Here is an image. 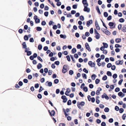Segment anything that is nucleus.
Segmentation results:
<instances>
[{"mask_svg":"<svg viewBox=\"0 0 126 126\" xmlns=\"http://www.w3.org/2000/svg\"><path fill=\"white\" fill-rule=\"evenodd\" d=\"M77 106L80 109H81V107L84 106L85 104V103L83 101H82L81 102H77Z\"/></svg>","mask_w":126,"mask_h":126,"instance_id":"obj_1","label":"nucleus"},{"mask_svg":"<svg viewBox=\"0 0 126 126\" xmlns=\"http://www.w3.org/2000/svg\"><path fill=\"white\" fill-rule=\"evenodd\" d=\"M88 6H84V11L85 12H86L88 13H89L90 11V9L88 7Z\"/></svg>","mask_w":126,"mask_h":126,"instance_id":"obj_2","label":"nucleus"},{"mask_svg":"<svg viewBox=\"0 0 126 126\" xmlns=\"http://www.w3.org/2000/svg\"><path fill=\"white\" fill-rule=\"evenodd\" d=\"M88 64L92 67H94L95 66V63L92 62L91 61H89L88 63Z\"/></svg>","mask_w":126,"mask_h":126,"instance_id":"obj_3","label":"nucleus"},{"mask_svg":"<svg viewBox=\"0 0 126 126\" xmlns=\"http://www.w3.org/2000/svg\"><path fill=\"white\" fill-rule=\"evenodd\" d=\"M67 66L65 65L63 66L62 70V72L63 73H64L67 71Z\"/></svg>","mask_w":126,"mask_h":126,"instance_id":"obj_4","label":"nucleus"},{"mask_svg":"<svg viewBox=\"0 0 126 126\" xmlns=\"http://www.w3.org/2000/svg\"><path fill=\"white\" fill-rule=\"evenodd\" d=\"M85 47L89 51H91V50L90 47L89 45L87 43H85Z\"/></svg>","mask_w":126,"mask_h":126,"instance_id":"obj_5","label":"nucleus"},{"mask_svg":"<svg viewBox=\"0 0 126 126\" xmlns=\"http://www.w3.org/2000/svg\"><path fill=\"white\" fill-rule=\"evenodd\" d=\"M82 3L84 6L89 5L88 4L87 2V0H82Z\"/></svg>","mask_w":126,"mask_h":126,"instance_id":"obj_6","label":"nucleus"},{"mask_svg":"<svg viewBox=\"0 0 126 126\" xmlns=\"http://www.w3.org/2000/svg\"><path fill=\"white\" fill-rule=\"evenodd\" d=\"M45 85L47 86H51L52 85V83L51 82H48V81L46 82L45 83Z\"/></svg>","mask_w":126,"mask_h":126,"instance_id":"obj_7","label":"nucleus"},{"mask_svg":"<svg viewBox=\"0 0 126 126\" xmlns=\"http://www.w3.org/2000/svg\"><path fill=\"white\" fill-rule=\"evenodd\" d=\"M95 26L96 27V29L98 30H99L100 29V28L99 26V25L98 24V23L96 21L95 22Z\"/></svg>","mask_w":126,"mask_h":126,"instance_id":"obj_8","label":"nucleus"},{"mask_svg":"<svg viewBox=\"0 0 126 126\" xmlns=\"http://www.w3.org/2000/svg\"><path fill=\"white\" fill-rule=\"evenodd\" d=\"M102 98H105V99L107 100L108 99H109V97L107 94L105 93H104L103 95H102Z\"/></svg>","mask_w":126,"mask_h":126,"instance_id":"obj_9","label":"nucleus"},{"mask_svg":"<svg viewBox=\"0 0 126 126\" xmlns=\"http://www.w3.org/2000/svg\"><path fill=\"white\" fill-rule=\"evenodd\" d=\"M115 63L117 65H119V64L122 65L123 64V61H118L116 62Z\"/></svg>","mask_w":126,"mask_h":126,"instance_id":"obj_10","label":"nucleus"},{"mask_svg":"<svg viewBox=\"0 0 126 126\" xmlns=\"http://www.w3.org/2000/svg\"><path fill=\"white\" fill-rule=\"evenodd\" d=\"M48 111L50 115L51 116H54V115L55 112V111L54 110H52L51 112H50V110H48Z\"/></svg>","mask_w":126,"mask_h":126,"instance_id":"obj_11","label":"nucleus"},{"mask_svg":"<svg viewBox=\"0 0 126 126\" xmlns=\"http://www.w3.org/2000/svg\"><path fill=\"white\" fill-rule=\"evenodd\" d=\"M70 92V89L69 88H68L66 90V91L65 93V94L67 95L68 96L69 95L68 94Z\"/></svg>","mask_w":126,"mask_h":126,"instance_id":"obj_12","label":"nucleus"},{"mask_svg":"<svg viewBox=\"0 0 126 126\" xmlns=\"http://www.w3.org/2000/svg\"><path fill=\"white\" fill-rule=\"evenodd\" d=\"M93 23L92 20H90L89 21H88L87 23V25L88 26H89L91 24H92Z\"/></svg>","mask_w":126,"mask_h":126,"instance_id":"obj_13","label":"nucleus"},{"mask_svg":"<svg viewBox=\"0 0 126 126\" xmlns=\"http://www.w3.org/2000/svg\"><path fill=\"white\" fill-rule=\"evenodd\" d=\"M25 52L27 53V55L28 56H29L31 55L32 52L31 51H28L27 50H25Z\"/></svg>","mask_w":126,"mask_h":126,"instance_id":"obj_14","label":"nucleus"},{"mask_svg":"<svg viewBox=\"0 0 126 126\" xmlns=\"http://www.w3.org/2000/svg\"><path fill=\"white\" fill-rule=\"evenodd\" d=\"M118 95L119 96L123 97L125 96V94H123L121 92H120L118 93Z\"/></svg>","mask_w":126,"mask_h":126,"instance_id":"obj_15","label":"nucleus"},{"mask_svg":"<svg viewBox=\"0 0 126 126\" xmlns=\"http://www.w3.org/2000/svg\"><path fill=\"white\" fill-rule=\"evenodd\" d=\"M102 90V89L101 88H98V90H97L96 92V94L97 95H99L100 93V91H101Z\"/></svg>","mask_w":126,"mask_h":126,"instance_id":"obj_16","label":"nucleus"},{"mask_svg":"<svg viewBox=\"0 0 126 126\" xmlns=\"http://www.w3.org/2000/svg\"><path fill=\"white\" fill-rule=\"evenodd\" d=\"M100 37V34L99 33L95 34V38L96 39H99Z\"/></svg>","mask_w":126,"mask_h":126,"instance_id":"obj_17","label":"nucleus"},{"mask_svg":"<svg viewBox=\"0 0 126 126\" xmlns=\"http://www.w3.org/2000/svg\"><path fill=\"white\" fill-rule=\"evenodd\" d=\"M42 67V64L40 63L38 64L37 66V68L39 69H40Z\"/></svg>","mask_w":126,"mask_h":126,"instance_id":"obj_18","label":"nucleus"},{"mask_svg":"<svg viewBox=\"0 0 126 126\" xmlns=\"http://www.w3.org/2000/svg\"><path fill=\"white\" fill-rule=\"evenodd\" d=\"M121 39L120 38H116L115 39V41L117 43H119L121 42Z\"/></svg>","mask_w":126,"mask_h":126,"instance_id":"obj_19","label":"nucleus"},{"mask_svg":"<svg viewBox=\"0 0 126 126\" xmlns=\"http://www.w3.org/2000/svg\"><path fill=\"white\" fill-rule=\"evenodd\" d=\"M42 28L40 27H36V30L38 31H40L42 30Z\"/></svg>","mask_w":126,"mask_h":126,"instance_id":"obj_20","label":"nucleus"},{"mask_svg":"<svg viewBox=\"0 0 126 126\" xmlns=\"http://www.w3.org/2000/svg\"><path fill=\"white\" fill-rule=\"evenodd\" d=\"M22 45L23 46V48H26L27 47L26 44V42H24L23 43Z\"/></svg>","mask_w":126,"mask_h":126,"instance_id":"obj_21","label":"nucleus"},{"mask_svg":"<svg viewBox=\"0 0 126 126\" xmlns=\"http://www.w3.org/2000/svg\"><path fill=\"white\" fill-rule=\"evenodd\" d=\"M103 46L105 48H107L108 47V46L107 44L103 42Z\"/></svg>","mask_w":126,"mask_h":126,"instance_id":"obj_22","label":"nucleus"},{"mask_svg":"<svg viewBox=\"0 0 126 126\" xmlns=\"http://www.w3.org/2000/svg\"><path fill=\"white\" fill-rule=\"evenodd\" d=\"M60 36L61 38H63L64 39H65L66 37L65 35H63L62 34L60 35Z\"/></svg>","mask_w":126,"mask_h":126,"instance_id":"obj_23","label":"nucleus"},{"mask_svg":"<svg viewBox=\"0 0 126 126\" xmlns=\"http://www.w3.org/2000/svg\"><path fill=\"white\" fill-rule=\"evenodd\" d=\"M81 89H83V90L85 92H87L88 91V89L87 87H81Z\"/></svg>","mask_w":126,"mask_h":126,"instance_id":"obj_24","label":"nucleus"},{"mask_svg":"<svg viewBox=\"0 0 126 126\" xmlns=\"http://www.w3.org/2000/svg\"><path fill=\"white\" fill-rule=\"evenodd\" d=\"M96 77V76L95 74H93L92 75L91 78L92 79L94 80L95 79Z\"/></svg>","mask_w":126,"mask_h":126,"instance_id":"obj_25","label":"nucleus"},{"mask_svg":"<svg viewBox=\"0 0 126 126\" xmlns=\"http://www.w3.org/2000/svg\"><path fill=\"white\" fill-rule=\"evenodd\" d=\"M40 20L39 19L37 18L35 19V22L36 23H38L40 22Z\"/></svg>","mask_w":126,"mask_h":126,"instance_id":"obj_26","label":"nucleus"},{"mask_svg":"<svg viewBox=\"0 0 126 126\" xmlns=\"http://www.w3.org/2000/svg\"><path fill=\"white\" fill-rule=\"evenodd\" d=\"M96 9L98 13L99 14H100L101 13L100 11L99 8L98 6H96Z\"/></svg>","mask_w":126,"mask_h":126,"instance_id":"obj_27","label":"nucleus"},{"mask_svg":"<svg viewBox=\"0 0 126 126\" xmlns=\"http://www.w3.org/2000/svg\"><path fill=\"white\" fill-rule=\"evenodd\" d=\"M24 39L26 41H27L28 40L29 38L27 35H25L24 37Z\"/></svg>","mask_w":126,"mask_h":126,"instance_id":"obj_28","label":"nucleus"},{"mask_svg":"<svg viewBox=\"0 0 126 126\" xmlns=\"http://www.w3.org/2000/svg\"><path fill=\"white\" fill-rule=\"evenodd\" d=\"M105 33L107 35H109L110 34V32L107 30H105Z\"/></svg>","mask_w":126,"mask_h":126,"instance_id":"obj_29","label":"nucleus"},{"mask_svg":"<svg viewBox=\"0 0 126 126\" xmlns=\"http://www.w3.org/2000/svg\"><path fill=\"white\" fill-rule=\"evenodd\" d=\"M42 48V46L41 45L39 44L38 46V48L39 50H41Z\"/></svg>","mask_w":126,"mask_h":126,"instance_id":"obj_30","label":"nucleus"},{"mask_svg":"<svg viewBox=\"0 0 126 126\" xmlns=\"http://www.w3.org/2000/svg\"><path fill=\"white\" fill-rule=\"evenodd\" d=\"M82 76L84 79H87V75L86 74H82Z\"/></svg>","mask_w":126,"mask_h":126,"instance_id":"obj_31","label":"nucleus"},{"mask_svg":"<svg viewBox=\"0 0 126 126\" xmlns=\"http://www.w3.org/2000/svg\"><path fill=\"white\" fill-rule=\"evenodd\" d=\"M72 53H73V54L75 53L76 52V49L75 48H73L72 49Z\"/></svg>","mask_w":126,"mask_h":126,"instance_id":"obj_32","label":"nucleus"},{"mask_svg":"<svg viewBox=\"0 0 126 126\" xmlns=\"http://www.w3.org/2000/svg\"><path fill=\"white\" fill-rule=\"evenodd\" d=\"M107 74L109 76H112L111 72L109 71H108L107 72Z\"/></svg>","mask_w":126,"mask_h":126,"instance_id":"obj_33","label":"nucleus"},{"mask_svg":"<svg viewBox=\"0 0 126 126\" xmlns=\"http://www.w3.org/2000/svg\"><path fill=\"white\" fill-rule=\"evenodd\" d=\"M37 97L39 99H41L42 98V95L40 94H39L37 95Z\"/></svg>","mask_w":126,"mask_h":126,"instance_id":"obj_34","label":"nucleus"},{"mask_svg":"<svg viewBox=\"0 0 126 126\" xmlns=\"http://www.w3.org/2000/svg\"><path fill=\"white\" fill-rule=\"evenodd\" d=\"M41 25L43 26H45L46 24V22L45 21H43L41 22Z\"/></svg>","mask_w":126,"mask_h":126,"instance_id":"obj_35","label":"nucleus"},{"mask_svg":"<svg viewBox=\"0 0 126 126\" xmlns=\"http://www.w3.org/2000/svg\"><path fill=\"white\" fill-rule=\"evenodd\" d=\"M109 109L108 108H106L104 110L105 112H108L109 111Z\"/></svg>","mask_w":126,"mask_h":126,"instance_id":"obj_36","label":"nucleus"},{"mask_svg":"<svg viewBox=\"0 0 126 126\" xmlns=\"http://www.w3.org/2000/svg\"><path fill=\"white\" fill-rule=\"evenodd\" d=\"M54 54H55V53H54ZM53 55V54L52 52H50V53L49 54V56L50 57H52Z\"/></svg>","mask_w":126,"mask_h":126,"instance_id":"obj_37","label":"nucleus"},{"mask_svg":"<svg viewBox=\"0 0 126 126\" xmlns=\"http://www.w3.org/2000/svg\"><path fill=\"white\" fill-rule=\"evenodd\" d=\"M107 79V76L106 75L104 76L102 78V79L104 80H106Z\"/></svg>","mask_w":126,"mask_h":126,"instance_id":"obj_38","label":"nucleus"},{"mask_svg":"<svg viewBox=\"0 0 126 126\" xmlns=\"http://www.w3.org/2000/svg\"><path fill=\"white\" fill-rule=\"evenodd\" d=\"M115 47L116 48L121 47H122V46L118 44H117L115 45Z\"/></svg>","mask_w":126,"mask_h":126,"instance_id":"obj_39","label":"nucleus"},{"mask_svg":"<svg viewBox=\"0 0 126 126\" xmlns=\"http://www.w3.org/2000/svg\"><path fill=\"white\" fill-rule=\"evenodd\" d=\"M124 21V19L122 18H121L119 19V21L121 22H123Z\"/></svg>","mask_w":126,"mask_h":126,"instance_id":"obj_40","label":"nucleus"},{"mask_svg":"<svg viewBox=\"0 0 126 126\" xmlns=\"http://www.w3.org/2000/svg\"><path fill=\"white\" fill-rule=\"evenodd\" d=\"M126 117V114H124L122 116V118L123 120H125Z\"/></svg>","mask_w":126,"mask_h":126,"instance_id":"obj_41","label":"nucleus"},{"mask_svg":"<svg viewBox=\"0 0 126 126\" xmlns=\"http://www.w3.org/2000/svg\"><path fill=\"white\" fill-rule=\"evenodd\" d=\"M48 12L47 11L45 12L44 13V15L46 17H47L48 16Z\"/></svg>","mask_w":126,"mask_h":126,"instance_id":"obj_42","label":"nucleus"},{"mask_svg":"<svg viewBox=\"0 0 126 126\" xmlns=\"http://www.w3.org/2000/svg\"><path fill=\"white\" fill-rule=\"evenodd\" d=\"M109 26L111 27H112L113 26L114 23L112 22H110L109 23Z\"/></svg>","mask_w":126,"mask_h":126,"instance_id":"obj_43","label":"nucleus"},{"mask_svg":"<svg viewBox=\"0 0 126 126\" xmlns=\"http://www.w3.org/2000/svg\"><path fill=\"white\" fill-rule=\"evenodd\" d=\"M112 66V64L110 63H108L107 65V67L108 68H110Z\"/></svg>","mask_w":126,"mask_h":126,"instance_id":"obj_44","label":"nucleus"},{"mask_svg":"<svg viewBox=\"0 0 126 126\" xmlns=\"http://www.w3.org/2000/svg\"><path fill=\"white\" fill-rule=\"evenodd\" d=\"M123 31L124 32H126V26H124L123 28Z\"/></svg>","mask_w":126,"mask_h":126,"instance_id":"obj_45","label":"nucleus"},{"mask_svg":"<svg viewBox=\"0 0 126 126\" xmlns=\"http://www.w3.org/2000/svg\"><path fill=\"white\" fill-rule=\"evenodd\" d=\"M30 42H34V40L33 38H31L29 40Z\"/></svg>","mask_w":126,"mask_h":126,"instance_id":"obj_46","label":"nucleus"},{"mask_svg":"<svg viewBox=\"0 0 126 126\" xmlns=\"http://www.w3.org/2000/svg\"><path fill=\"white\" fill-rule=\"evenodd\" d=\"M117 77V75L116 74H115L113 76V78L114 79H116Z\"/></svg>","mask_w":126,"mask_h":126,"instance_id":"obj_47","label":"nucleus"},{"mask_svg":"<svg viewBox=\"0 0 126 126\" xmlns=\"http://www.w3.org/2000/svg\"><path fill=\"white\" fill-rule=\"evenodd\" d=\"M100 81V80L98 79H96L95 81V83L96 84H97L99 83Z\"/></svg>","mask_w":126,"mask_h":126,"instance_id":"obj_48","label":"nucleus"},{"mask_svg":"<svg viewBox=\"0 0 126 126\" xmlns=\"http://www.w3.org/2000/svg\"><path fill=\"white\" fill-rule=\"evenodd\" d=\"M37 58L38 60H39L41 62H43L42 59L41 58L40 56H38L37 57Z\"/></svg>","mask_w":126,"mask_h":126,"instance_id":"obj_49","label":"nucleus"},{"mask_svg":"<svg viewBox=\"0 0 126 126\" xmlns=\"http://www.w3.org/2000/svg\"><path fill=\"white\" fill-rule=\"evenodd\" d=\"M64 113L66 117L67 116H68L69 114H69H68L67 113L66 111H65V110L64 109Z\"/></svg>","mask_w":126,"mask_h":126,"instance_id":"obj_50","label":"nucleus"},{"mask_svg":"<svg viewBox=\"0 0 126 126\" xmlns=\"http://www.w3.org/2000/svg\"><path fill=\"white\" fill-rule=\"evenodd\" d=\"M18 32L19 33L21 34L23 32V30L22 29H20L19 30Z\"/></svg>","mask_w":126,"mask_h":126,"instance_id":"obj_51","label":"nucleus"},{"mask_svg":"<svg viewBox=\"0 0 126 126\" xmlns=\"http://www.w3.org/2000/svg\"><path fill=\"white\" fill-rule=\"evenodd\" d=\"M48 47L47 46H45L44 47L43 49L45 51H47L48 50Z\"/></svg>","mask_w":126,"mask_h":126,"instance_id":"obj_52","label":"nucleus"},{"mask_svg":"<svg viewBox=\"0 0 126 126\" xmlns=\"http://www.w3.org/2000/svg\"><path fill=\"white\" fill-rule=\"evenodd\" d=\"M122 27V25L121 24H119L118 26V28L119 30H120L121 29Z\"/></svg>","mask_w":126,"mask_h":126,"instance_id":"obj_53","label":"nucleus"},{"mask_svg":"<svg viewBox=\"0 0 126 126\" xmlns=\"http://www.w3.org/2000/svg\"><path fill=\"white\" fill-rule=\"evenodd\" d=\"M113 121V119L112 118L110 119L109 120V122L110 123H112Z\"/></svg>","mask_w":126,"mask_h":126,"instance_id":"obj_54","label":"nucleus"},{"mask_svg":"<svg viewBox=\"0 0 126 126\" xmlns=\"http://www.w3.org/2000/svg\"><path fill=\"white\" fill-rule=\"evenodd\" d=\"M44 7V4L43 3L41 4L40 6V7L41 9H43Z\"/></svg>","mask_w":126,"mask_h":126,"instance_id":"obj_55","label":"nucleus"},{"mask_svg":"<svg viewBox=\"0 0 126 126\" xmlns=\"http://www.w3.org/2000/svg\"><path fill=\"white\" fill-rule=\"evenodd\" d=\"M83 71L86 73H87L88 72V71L85 68H84L83 69Z\"/></svg>","mask_w":126,"mask_h":126,"instance_id":"obj_56","label":"nucleus"},{"mask_svg":"<svg viewBox=\"0 0 126 126\" xmlns=\"http://www.w3.org/2000/svg\"><path fill=\"white\" fill-rule=\"evenodd\" d=\"M80 19L82 21H83L84 20V16H81L80 17Z\"/></svg>","mask_w":126,"mask_h":126,"instance_id":"obj_57","label":"nucleus"},{"mask_svg":"<svg viewBox=\"0 0 126 126\" xmlns=\"http://www.w3.org/2000/svg\"><path fill=\"white\" fill-rule=\"evenodd\" d=\"M67 105H70L71 104V101L70 100H69L67 103Z\"/></svg>","mask_w":126,"mask_h":126,"instance_id":"obj_58","label":"nucleus"},{"mask_svg":"<svg viewBox=\"0 0 126 126\" xmlns=\"http://www.w3.org/2000/svg\"><path fill=\"white\" fill-rule=\"evenodd\" d=\"M19 86H21L23 84V82L22 81H19L18 83Z\"/></svg>","mask_w":126,"mask_h":126,"instance_id":"obj_59","label":"nucleus"},{"mask_svg":"<svg viewBox=\"0 0 126 126\" xmlns=\"http://www.w3.org/2000/svg\"><path fill=\"white\" fill-rule=\"evenodd\" d=\"M79 95L82 97H84V95L82 94V93L81 92H80L79 93Z\"/></svg>","mask_w":126,"mask_h":126,"instance_id":"obj_60","label":"nucleus"},{"mask_svg":"<svg viewBox=\"0 0 126 126\" xmlns=\"http://www.w3.org/2000/svg\"><path fill=\"white\" fill-rule=\"evenodd\" d=\"M90 32L91 34H92L93 33V28H91L90 30Z\"/></svg>","mask_w":126,"mask_h":126,"instance_id":"obj_61","label":"nucleus"},{"mask_svg":"<svg viewBox=\"0 0 126 126\" xmlns=\"http://www.w3.org/2000/svg\"><path fill=\"white\" fill-rule=\"evenodd\" d=\"M104 16L105 17H107L108 16V14L106 12H105L104 13Z\"/></svg>","mask_w":126,"mask_h":126,"instance_id":"obj_62","label":"nucleus"},{"mask_svg":"<svg viewBox=\"0 0 126 126\" xmlns=\"http://www.w3.org/2000/svg\"><path fill=\"white\" fill-rule=\"evenodd\" d=\"M44 72L45 73H47L48 72V69L47 68H45L44 69Z\"/></svg>","mask_w":126,"mask_h":126,"instance_id":"obj_63","label":"nucleus"},{"mask_svg":"<svg viewBox=\"0 0 126 126\" xmlns=\"http://www.w3.org/2000/svg\"><path fill=\"white\" fill-rule=\"evenodd\" d=\"M101 126H106V124L104 122H103L101 123Z\"/></svg>","mask_w":126,"mask_h":126,"instance_id":"obj_64","label":"nucleus"}]
</instances>
